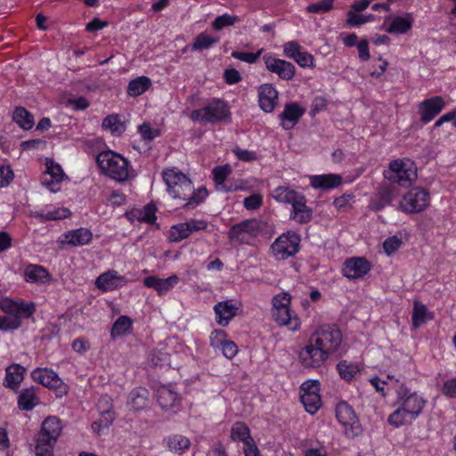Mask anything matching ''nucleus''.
Returning <instances> with one entry per match:
<instances>
[{"mask_svg": "<svg viewBox=\"0 0 456 456\" xmlns=\"http://www.w3.org/2000/svg\"><path fill=\"white\" fill-rule=\"evenodd\" d=\"M442 97L435 96L421 102L418 106L420 121L427 124L430 122L444 107Z\"/></svg>", "mask_w": 456, "mask_h": 456, "instance_id": "17", "label": "nucleus"}, {"mask_svg": "<svg viewBox=\"0 0 456 456\" xmlns=\"http://www.w3.org/2000/svg\"><path fill=\"white\" fill-rule=\"evenodd\" d=\"M260 108L267 113L272 112L278 103V92L271 84H265L258 88Z\"/></svg>", "mask_w": 456, "mask_h": 456, "instance_id": "18", "label": "nucleus"}, {"mask_svg": "<svg viewBox=\"0 0 456 456\" xmlns=\"http://www.w3.org/2000/svg\"><path fill=\"white\" fill-rule=\"evenodd\" d=\"M190 235V230L185 223H181L173 225L169 231V240L172 242H178L186 239Z\"/></svg>", "mask_w": 456, "mask_h": 456, "instance_id": "47", "label": "nucleus"}, {"mask_svg": "<svg viewBox=\"0 0 456 456\" xmlns=\"http://www.w3.org/2000/svg\"><path fill=\"white\" fill-rule=\"evenodd\" d=\"M263 51V49L258 50L256 53L233 51L232 53V56L235 59H238L248 63H255L256 60L260 57Z\"/></svg>", "mask_w": 456, "mask_h": 456, "instance_id": "56", "label": "nucleus"}, {"mask_svg": "<svg viewBox=\"0 0 456 456\" xmlns=\"http://www.w3.org/2000/svg\"><path fill=\"white\" fill-rule=\"evenodd\" d=\"M275 200L281 203H288L293 206L298 200L303 199V195L289 189V187H278L273 192Z\"/></svg>", "mask_w": 456, "mask_h": 456, "instance_id": "35", "label": "nucleus"}, {"mask_svg": "<svg viewBox=\"0 0 456 456\" xmlns=\"http://www.w3.org/2000/svg\"><path fill=\"white\" fill-rule=\"evenodd\" d=\"M304 113L305 110L297 103L294 102L286 104L283 111L279 115V118L282 121V127L286 130L292 128L298 122Z\"/></svg>", "mask_w": 456, "mask_h": 456, "instance_id": "20", "label": "nucleus"}, {"mask_svg": "<svg viewBox=\"0 0 456 456\" xmlns=\"http://www.w3.org/2000/svg\"><path fill=\"white\" fill-rule=\"evenodd\" d=\"M96 162L106 175L116 181L123 182L129 176L128 161L120 154L102 151L97 155Z\"/></svg>", "mask_w": 456, "mask_h": 456, "instance_id": "4", "label": "nucleus"}, {"mask_svg": "<svg viewBox=\"0 0 456 456\" xmlns=\"http://www.w3.org/2000/svg\"><path fill=\"white\" fill-rule=\"evenodd\" d=\"M313 342L328 355L339 352L342 344V332L334 324L319 327L312 335Z\"/></svg>", "mask_w": 456, "mask_h": 456, "instance_id": "6", "label": "nucleus"}, {"mask_svg": "<svg viewBox=\"0 0 456 456\" xmlns=\"http://www.w3.org/2000/svg\"><path fill=\"white\" fill-rule=\"evenodd\" d=\"M300 400L307 412L314 414L321 407L322 401L319 393H302Z\"/></svg>", "mask_w": 456, "mask_h": 456, "instance_id": "39", "label": "nucleus"}, {"mask_svg": "<svg viewBox=\"0 0 456 456\" xmlns=\"http://www.w3.org/2000/svg\"><path fill=\"white\" fill-rule=\"evenodd\" d=\"M427 314L428 311L426 305L418 301H415L413 304V310L411 314V322L415 329L419 328L426 322Z\"/></svg>", "mask_w": 456, "mask_h": 456, "instance_id": "46", "label": "nucleus"}, {"mask_svg": "<svg viewBox=\"0 0 456 456\" xmlns=\"http://www.w3.org/2000/svg\"><path fill=\"white\" fill-rule=\"evenodd\" d=\"M217 42V38L208 36L205 33L200 34L192 45V50L208 49L213 44Z\"/></svg>", "mask_w": 456, "mask_h": 456, "instance_id": "49", "label": "nucleus"}, {"mask_svg": "<svg viewBox=\"0 0 456 456\" xmlns=\"http://www.w3.org/2000/svg\"><path fill=\"white\" fill-rule=\"evenodd\" d=\"M402 243V240L397 236L389 237L383 242L384 251L390 256L399 249Z\"/></svg>", "mask_w": 456, "mask_h": 456, "instance_id": "57", "label": "nucleus"}, {"mask_svg": "<svg viewBox=\"0 0 456 456\" xmlns=\"http://www.w3.org/2000/svg\"><path fill=\"white\" fill-rule=\"evenodd\" d=\"M245 233L246 232H244L242 226L239 223V224L232 225L230 228L229 232H228V237H229L230 240H235L240 243H243L245 240V238H244Z\"/></svg>", "mask_w": 456, "mask_h": 456, "instance_id": "60", "label": "nucleus"}, {"mask_svg": "<svg viewBox=\"0 0 456 456\" xmlns=\"http://www.w3.org/2000/svg\"><path fill=\"white\" fill-rule=\"evenodd\" d=\"M413 21L414 20L411 13H405L404 16L393 17L386 31L389 34H405L411 29Z\"/></svg>", "mask_w": 456, "mask_h": 456, "instance_id": "24", "label": "nucleus"}, {"mask_svg": "<svg viewBox=\"0 0 456 456\" xmlns=\"http://www.w3.org/2000/svg\"><path fill=\"white\" fill-rule=\"evenodd\" d=\"M102 127L114 134H121L126 127L120 121L118 115H109L102 121Z\"/></svg>", "mask_w": 456, "mask_h": 456, "instance_id": "45", "label": "nucleus"}, {"mask_svg": "<svg viewBox=\"0 0 456 456\" xmlns=\"http://www.w3.org/2000/svg\"><path fill=\"white\" fill-rule=\"evenodd\" d=\"M92 232L86 228H79L65 234V241L72 246H83L92 240Z\"/></svg>", "mask_w": 456, "mask_h": 456, "instance_id": "31", "label": "nucleus"}, {"mask_svg": "<svg viewBox=\"0 0 456 456\" xmlns=\"http://www.w3.org/2000/svg\"><path fill=\"white\" fill-rule=\"evenodd\" d=\"M70 216V211L68 208H59L53 211H49L45 215L37 214L36 216L43 220H59L66 218Z\"/></svg>", "mask_w": 456, "mask_h": 456, "instance_id": "53", "label": "nucleus"}, {"mask_svg": "<svg viewBox=\"0 0 456 456\" xmlns=\"http://www.w3.org/2000/svg\"><path fill=\"white\" fill-rule=\"evenodd\" d=\"M231 437L234 441H241L244 444L251 443L252 436L248 426L243 422H236L231 430Z\"/></svg>", "mask_w": 456, "mask_h": 456, "instance_id": "40", "label": "nucleus"}, {"mask_svg": "<svg viewBox=\"0 0 456 456\" xmlns=\"http://www.w3.org/2000/svg\"><path fill=\"white\" fill-rule=\"evenodd\" d=\"M210 345L214 348H220L225 342V332L222 330H216L210 335Z\"/></svg>", "mask_w": 456, "mask_h": 456, "instance_id": "62", "label": "nucleus"}, {"mask_svg": "<svg viewBox=\"0 0 456 456\" xmlns=\"http://www.w3.org/2000/svg\"><path fill=\"white\" fill-rule=\"evenodd\" d=\"M157 402L164 411L176 412L180 408L181 398L171 386L162 385L156 391Z\"/></svg>", "mask_w": 456, "mask_h": 456, "instance_id": "13", "label": "nucleus"}, {"mask_svg": "<svg viewBox=\"0 0 456 456\" xmlns=\"http://www.w3.org/2000/svg\"><path fill=\"white\" fill-rule=\"evenodd\" d=\"M190 118L202 125L214 124L230 118V111L224 101L214 99L205 107L192 110Z\"/></svg>", "mask_w": 456, "mask_h": 456, "instance_id": "7", "label": "nucleus"}, {"mask_svg": "<svg viewBox=\"0 0 456 456\" xmlns=\"http://www.w3.org/2000/svg\"><path fill=\"white\" fill-rule=\"evenodd\" d=\"M61 429V420L55 416H49L43 421L35 446L37 456H53V447Z\"/></svg>", "mask_w": 456, "mask_h": 456, "instance_id": "3", "label": "nucleus"}, {"mask_svg": "<svg viewBox=\"0 0 456 456\" xmlns=\"http://www.w3.org/2000/svg\"><path fill=\"white\" fill-rule=\"evenodd\" d=\"M34 381L50 389L57 391L60 396L68 393L67 385L60 379L58 374L48 368H37L31 372Z\"/></svg>", "mask_w": 456, "mask_h": 456, "instance_id": "9", "label": "nucleus"}, {"mask_svg": "<svg viewBox=\"0 0 456 456\" xmlns=\"http://www.w3.org/2000/svg\"><path fill=\"white\" fill-rule=\"evenodd\" d=\"M300 236L294 232L280 235L271 245L273 256L278 260H284L296 255L299 250Z\"/></svg>", "mask_w": 456, "mask_h": 456, "instance_id": "8", "label": "nucleus"}, {"mask_svg": "<svg viewBox=\"0 0 456 456\" xmlns=\"http://www.w3.org/2000/svg\"><path fill=\"white\" fill-rule=\"evenodd\" d=\"M238 20L239 18L237 16L224 13L223 15L216 17L213 21L212 26L216 30H221L224 27L233 25Z\"/></svg>", "mask_w": 456, "mask_h": 456, "instance_id": "51", "label": "nucleus"}, {"mask_svg": "<svg viewBox=\"0 0 456 456\" xmlns=\"http://www.w3.org/2000/svg\"><path fill=\"white\" fill-rule=\"evenodd\" d=\"M165 443L169 451L182 454L189 449L191 442L189 438L182 435H172L165 439Z\"/></svg>", "mask_w": 456, "mask_h": 456, "instance_id": "33", "label": "nucleus"}, {"mask_svg": "<svg viewBox=\"0 0 456 456\" xmlns=\"http://www.w3.org/2000/svg\"><path fill=\"white\" fill-rule=\"evenodd\" d=\"M178 281L176 275H171L167 279H159L155 276L146 277L143 281L144 286L152 288L158 291L159 295H164L169 291Z\"/></svg>", "mask_w": 456, "mask_h": 456, "instance_id": "23", "label": "nucleus"}, {"mask_svg": "<svg viewBox=\"0 0 456 456\" xmlns=\"http://www.w3.org/2000/svg\"><path fill=\"white\" fill-rule=\"evenodd\" d=\"M24 278L27 282L45 283L49 281L48 271L39 265H28L24 270Z\"/></svg>", "mask_w": 456, "mask_h": 456, "instance_id": "26", "label": "nucleus"}, {"mask_svg": "<svg viewBox=\"0 0 456 456\" xmlns=\"http://www.w3.org/2000/svg\"><path fill=\"white\" fill-rule=\"evenodd\" d=\"M25 368L20 364H12L6 369V387L16 389L23 380Z\"/></svg>", "mask_w": 456, "mask_h": 456, "instance_id": "34", "label": "nucleus"}, {"mask_svg": "<svg viewBox=\"0 0 456 456\" xmlns=\"http://www.w3.org/2000/svg\"><path fill=\"white\" fill-rule=\"evenodd\" d=\"M12 119L24 130L31 129L35 124L33 115L23 107L15 108Z\"/></svg>", "mask_w": 456, "mask_h": 456, "instance_id": "38", "label": "nucleus"}, {"mask_svg": "<svg viewBox=\"0 0 456 456\" xmlns=\"http://www.w3.org/2000/svg\"><path fill=\"white\" fill-rule=\"evenodd\" d=\"M337 370L341 379L346 381H351L354 375L359 372L360 368L356 363L341 361L338 363Z\"/></svg>", "mask_w": 456, "mask_h": 456, "instance_id": "42", "label": "nucleus"}, {"mask_svg": "<svg viewBox=\"0 0 456 456\" xmlns=\"http://www.w3.org/2000/svg\"><path fill=\"white\" fill-rule=\"evenodd\" d=\"M384 176L391 183L409 187L417 179V168L408 159H395L389 163L388 168L384 171Z\"/></svg>", "mask_w": 456, "mask_h": 456, "instance_id": "5", "label": "nucleus"}, {"mask_svg": "<svg viewBox=\"0 0 456 456\" xmlns=\"http://www.w3.org/2000/svg\"><path fill=\"white\" fill-rule=\"evenodd\" d=\"M263 204V197L260 194H253L244 199L243 205L248 210H255Z\"/></svg>", "mask_w": 456, "mask_h": 456, "instance_id": "59", "label": "nucleus"}, {"mask_svg": "<svg viewBox=\"0 0 456 456\" xmlns=\"http://www.w3.org/2000/svg\"><path fill=\"white\" fill-rule=\"evenodd\" d=\"M328 357L329 355L320 346H315L312 337L309 340V344L299 353V360L305 368H318Z\"/></svg>", "mask_w": 456, "mask_h": 456, "instance_id": "11", "label": "nucleus"}, {"mask_svg": "<svg viewBox=\"0 0 456 456\" xmlns=\"http://www.w3.org/2000/svg\"><path fill=\"white\" fill-rule=\"evenodd\" d=\"M110 399L105 395L102 396L97 403V408L100 411L101 417L99 421L102 424L103 428H108L112 424L115 419V413L111 411Z\"/></svg>", "mask_w": 456, "mask_h": 456, "instance_id": "29", "label": "nucleus"}, {"mask_svg": "<svg viewBox=\"0 0 456 456\" xmlns=\"http://www.w3.org/2000/svg\"><path fill=\"white\" fill-rule=\"evenodd\" d=\"M290 304V296L288 293H281L275 296L273 299V309L289 307Z\"/></svg>", "mask_w": 456, "mask_h": 456, "instance_id": "63", "label": "nucleus"}, {"mask_svg": "<svg viewBox=\"0 0 456 456\" xmlns=\"http://www.w3.org/2000/svg\"><path fill=\"white\" fill-rule=\"evenodd\" d=\"M61 180H59L53 175H49V173H43L41 177V183L52 192H57L61 190Z\"/></svg>", "mask_w": 456, "mask_h": 456, "instance_id": "54", "label": "nucleus"}, {"mask_svg": "<svg viewBox=\"0 0 456 456\" xmlns=\"http://www.w3.org/2000/svg\"><path fill=\"white\" fill-rule=\"evenodd\" d=\"M163 179L167 184V191L175 199L186 200L183 208H194L208 196L205 187L194 190L191 181L182 172L175 169H167L163 172Z\"/></svg>", "mask_w": 456, "mask_h": 456, "instance_id": "1", "label": "nucleus"}, {"mask_svg": "<svg viewBox=\"0 0 456 456\" xmlns=\"http://www.w3.org/2000/svg\"><path fill=\"white\" fill-rule=\"evenodd\" d=\"M346 15H347L346 22L350 27H359L364 23H367V22L374 20V16L372 14H370V15L357 14V13L354 12L353 11H349Z\"/></svg>", "mask_w": 456, "mask_h": 456, "instance_id": "50", "label": "nucleus"}, {"mask_svg": "<svg viewBox=\"0 0 456 456\" xmlns=\"http://www.w3.org/2000/svg\"><path fill=\"white\" fill-rule=\"evenodd\" d=\"M124 282V277L118 275L117 271L110 270L102 273L96 279L95 285L99 289L110 291L121 287Z\"/></svg>", "mask_w": 456, "mask_h": 456, "instance_id": "21", "label": "nucleus"}, {"mask_svg": "<svg viewBox=\"0 0 456 456\" xmlns=\"http://www.w3.org/2000/svg\"><path fill=\"white\" fill-rule=\"evenodd\" d=\"M156 211H157V208L153 204H147L143 208V209L135 210L134 212H132V214L140 222L154 224L157 219Z\"/></svg>", "mask_w": 456, "mask_h": 456, "instance_id": "44", "label": "nucleus"}, {"mask_svg": "<svg viewBox=\"0 0 456 456\" xmlns=\"http://www.w3.org/2000/svg\"><path fill=\"white\" fill-rule=\"evenodd\" d=\"M21 326V317L18 315H4L0 317V330H17Z\"/></svg>", "mask_w": 456, "mask_h": 456, "instance_id": "48", "label": "nucleus"}, {"mask_svg": "<svg viewBox=\"0 0 456 456\" xmlns=\"http://www.w3.org/2000/svg\"><path fill=\"white\" fill-rule=\"evenodd\" d=\"M272 315L279 325L288 326L292 331L299 329V321L297 316H292L289 307L272 309Z\"/></svg>", "mask_w": 456, "mask_h": 456, "instance_id": "22", "label": "nucleus"}, {"mask_svg": "<svg viewBox=\"0 0 456 456\" xmlns=\"http://www.w3.org/2000/svg\"><path fill=\"white\" fill-rule=\"evenodd\" d=\"M216 320L217 324L225 327L230 321L236 315L238 307L232 303V300L218 302L214 306Z\"/></svg>", "mask_w": 456, "mask_h": 456, "instance_id": "19", "label": "nucleus"}, {"mask_svg": "<svg viewBox=\"0 0 456 456\" xmlns=\"http://www.w3.org/2000/svg\"><path fill=\"white\" fill-rule=\"evenodd\" d=\"M338 420L347 429L350 427L354 436L361 433V425L354 409L346 402L339 403L336 407Z\"/></svg>", "mask_w": 456, "mask_h": 456, "instance_id": "14", "label": "nucleus"}, {"mask_svg": "<svg viewBox=\"0 0 456 456\" xmlns=\"http://www.w3.org/2000/svg\"><path fill=\"white\" fill-rule=\"evenodd\" d=\"M265 68L268 71L275 73L281 79L291 80L295 76V66L285 60L275 58L267 53L263 56Z\"/></svg>", "mask_w": 456, "mask_h": 456, "instance_id": "12", "label": "nucleus"}, {"mask_svg": "<svg viewBox=\"0 0 456 456\" xmlns=\"http://www.w3.org/2000/svg\"><path fill=\"white\" fill-rule=\"evenodd\" d=\"M38 402L39 399L34 387L22 389L18 397V406L22 411H31L38 404Z\"/></svg>", "mask_w": 456, "mask_h": 456, "instance_id": "30", "label": "nucleus"}, {"mask_svg": "<svg viewBox=\"0 0 456 456\" xmlns=\"http://www.w3.org/2000/svg\"><path fill=\"white\" fill-rule=\"evenodd\" d=\"M395 189L392 186H383L379 189L377 198L371 201V209L380 211L389 205L394 198Z\"/></svg>", "mask_w": 456, "mask_h": 456, "instance_id": "32", "label": "nucleus"}, {"mask_svg": "<svg viewBox=\"0 0 456 456\" xmlns=\"http://www.w3.org/2000/svg\"><path fill=\"white\" fill-rule=\"evenodd\" d=\"M334 0H321L317 3L311 4L306 10L310 13L326 12L332 9Z\"/></svg>", "mask_w": 456, "mask_h": 456, "instance_id": "52", "label": "nucleus"}, {"mask_svg": "<svg viewBox=\"0 0 456 456\" xmlns=\"http://www.w3.org/2000/svg\"><path fill=\"white\" fill-rule=\"evenodd\" d=\"M232 173L231 167L226 164L224 166H219L213 169V178L216 183V189L221 191H231L232 188L227 187L224 183L227 176Z\"/></svg>", "mask_w": 456, "mask_h": 456, "instance_id": "36", "label": "nucleus"}, {"mask_svg": "<svg viewBox=\"0 0 456 456\" xmlns=\"http://www.w3.org/2000/svg\"><path fill=\"white\" fill-rule=\"evenodd\" d=\"M428 203V193L425 190L415 188L403 196L400 208L406 213H418L423 211Z\"/></svg>", "mask_w": 456, "mask_h": 456, "instance_id": "10", "label": "nucleus"}, {"mask_svg": "<svg viewBox=\"0 0 456 456\" xmlns=\"http://www.w3.org/2000/svg\"><path fill=\"white\" fill-rule=\"evenodd\" d=\"M138 131L142 138L147 141H151L159 134V130L152 129L151 126L146 123L139 126Z\"/></svg>", "mask_w": 456, "mask_h": 456, "instance_id": "61", "label": "nucleus"}, {"mask_svg": "<svg viewBox=\"0 0 456 456\" xmlns=\"http://www.w3.org/2000/svg\"><path fill=\"white\" fill-rule=\"evenodd\" d=\"M370 264L364 257H352L345 261L342 273L350 280L363 277L370 271Z\"/></svg>", "mask_w": 456, "mask_h": 456, "instance_id": "15", "label": "nucleus"}, {"mask_svg": "<svg viewBox=\"0 0 456 456\" xmlns=\"http://www.w3.org/2000/svg\"><path fill=\"white\" fill-rule=\"evenodd\" d=\"M220 349L222 350L224 356H225L227 359H232L238 352L235 343L227 340L223 343V345L220 346Z\"/></svg>", "mask_w": 456, "mask_h": 456, "instance_id": "64", "label": "nucleus"}, {"mask_svg": "<svg viewBox=\"0 0 456 456\" xmlns=\"http://www.w3.org/2000/svg\"><path fill=\"white\" fill-rule=\"evenodd\" d=\"M151 86V81L148 77H138L129 82L127 94L132 97H137L146 92Z\"/></svg>", "mask_w": 456, "mask_h": 456, "instance_id": "37", "label": "nucleus"}, {"mask_svg": "<svg viewBox=\"0 0 456 456\" xmlns=\"http://www.w3.org/2000/svg\"><path fill=\"white\" fill-rule=\"evenodd\" d=\"M306 200L303 195V199L298 200L293 206L290 213V218L299 224H306L312 219L313 211L306 206Z\"/></svg>", "mask_w": 456, "mask_h": 456, "instance_id": "27", "label": "nucleus"}, {"mask_svg": "<svg viewBox=\"0 0 456 456\" xmlns=\"http://www.w3.org/2000/svg\"><path fill=\"white\" fill-rule=\"evenodd\" d=\"M0 308L8 315H18L21 318H29L36 311L35 304L32 302L13 301L8 298L0 302Z\"/></svg>", "mask_w": 456, "mask_h": 456, "instance_id": "16", "label": "nucleus"}, {"mask_svg": "<svg viewBox=\"0 0 456 456\" xmlns=\"http://www.w3.org/2000/svg\"><path fill=\"white\" fill-rule=\"evenodd\" d=\"M240 224L242 226L244 232L253 237L262 233L267 226L266 223L258 219H247L240 222Z\"/></svg>", "mask_w": 456, "mask_h": 456, "instance_id": "41", "label": "nucleus"}, {"mask_svg": "<svg viewBox=\"0 0 456 456\" xmlns=\"http://www.w3.org/2000/svg\"><path fill=\"white\" fill-rule=\"evenodd\" d=\"M283 52L286 57L294 60L301 52V46L297 41H289L283 45Z\"/></svg>", "mask_w": 456, "mask_h": 456, "instance_id": "58", "label": "nucleus"}, {"mask_svg": "<svg viewBox=\"0 0 456 456\" xmlns=\"http://www.w3.org/2000/svg\"><path fill=\"white\" fill-rule=\"evenodd\" d=\"M426 401L416 393L401 397L400 406L388 416L390 425L398 428L411 423L422 411Z\"/></svg>", "mask_w": 456, "mask_h": 456, "instance_id": "2", "label": "nucleus"}, {"mask_svg": "<svg viewBox=\"0 0 456 456\" xmlns=\"http://www.w3.org/2000/svg\"><path fill=\"white\" fill-rule=\"evenodd\" d=\"M132 326L131 319L127 316L122 315L117 319L111 329V338H117L125 335Z\"/></svg>", "mask_w": 456, "mask_h": 456, "instance_id": "43", "label": "nucleus"}, {"mask_svg": "<svg viewBox=\"0 0 456 456\" xmlns=\"http://www.w3.org/2000/svg\"><path fill=\"white\" fill-rule=\"evenodd\" d=\"M44 173H49V175H53L59 180H63L66 176L61 167L55 163L53 159H46L45 162V170Z\"/></svg>", "mask_w": 456, "mask_h": 456, "instance_id": "55", "label": "nucleus"}, {"mask_svg": "<svg viewBox=\"0 0 456 456\" xmlns=\"http://www.w3.org/2000/svg\"><path fill=\"white\" fill-rule=\"evenodd\" d=\"M342 183V177L336 174H326L312 175L310 184L315 189H331L336 188Z\"/></svg>", "mask_w": 456, "mask_h": 456, "instance_id": "25", "label": "nucleus"}, {"mask_svg": "<svg viewBox=\"0 0 456 456\" xmlns=\"http://www.w3.org/2000/svg\"><path fill=\"white\" fill-rule=\"evenodd\" d=\"M149 395L146 388L136 387L129 393L127 403L133 410L142 411L147 407Z\"/></svg>", "mask_w": 456, "mask_h": 456, "instance_id": "28", "label": "nucleus"}]
</instances>
